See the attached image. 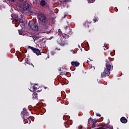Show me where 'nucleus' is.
Segmentation results:
<instances>
[{"label": "nucleus", "instance_id": "nucleus-1", "mask_svg": "<svg viewBox=\"0 0 129 129\" xmlns=\"http://www.w3.org/2000/svg\"><path fill=\"white\" fill-rule=\"evenodd\" d=\"M106 68H105L104 72L101 74V77L102 78L109 76L110 71L113 69V66H112L111 61L106 60Z\"/></svg>", "mask_w": 129, "mask_h": 129}, {"label": "nucleus", "instance_id": "nucleus-2", "mask_svg": "<svg viewBox=\"0 0 129 129\" xmlns=\"http://www.w3.org/2000/svg\"><path fill=\"white\" fill-rule=\"evenodd\" d=\"M92 126L90 127V129L94 128V127H97V128H96V129H106V128L113 129V126L111 125H109V124H106L104 125V128L101 126H100L97 124V120L96 119H93V121L92 122Z\"/></svg>", "mask_w": 129, "mask_h": 129}, {"label": "nucleus", "instance_id": "nucleus-3", "mask_svg": "<svg viewBox=\"0 0 129 129\" xmlns=\"http://www.w3.org/2000/svg\"><path fill=\"white\" fill-rule=\"evenodd\" d=\"M28 25L34 32H38L40 30V27L39 28L38 23H35L33 21H30Z\"/></svg>", "mask_w": 129, "mask_h": 129}, {"label": "nucleus", "instance_id": "nucleus-4", "mask_svg": "<svg viewBox=\"0 0 129 129\" xmlns=\"http://www.w3.org/2000/svg\"><path fill=\"white\" fill-rule=\"evenodd\" d=\"M37 18L39 21H41L44 24H47L48 23V18H47L46 15L43 13H39L37 15Z\"/></svg>", "mask_w": 129, "mask_h": 129}, {"label": "nucleus", "instance_id": "nucleus-5", "mask_svg": "<svg viewBox=\"0 0 129 129\" xmlns=\"http://www.w3.org/2000/svg\"><path fill=\"white\" fill-rule=\"evenodd\" d=\"M27 110H28L24 108H23V111L21 112V116L24 119H29L30 118V115Z\"/></svg>", "mask_w": 129, "mask_h": 129}, {"label": "nucleus", "instance_id": "nucleus-6", "mask_svg": "<svg viewBox=\"0 0 129 129\" xmlns=\"http://www.w3.org/2000/svg\"><path fill=\"white\" fill-rule=\"evenodd\" d=\"M57 42L62 47L66 46V45H68V41L66 40H63V38H62L61 37L57 40Z\"/></svg>", "mask_w": 129, "mask_h": 129}, {"label": "nucleus", "instance_id": "nucleus-7", "mask_svg": "<svg viewBox=\"0 0 129 129\" xmlns=\"http://www.w3.org/2000/svg\"><path fill=\"white\" fill-rule=\"evenodd\" d=\"M66 30V33L67 34L68 36L69 35H71L72 34V30L71 29V27L70 26V25H68V26H67L65 28Z\"/></svg>", "mask_w": 129, "mask_h": 129}, {"label": "nucleus", "instance_id": "nucleus-8", "mask_svg": "<svg viewBox=\"0 0 129 129\" xmlns=\"http://www.w3.org/2000/svg\"><path fill=\"white\" fill-rule=\"evenodd\" d=\"M31 7V6H30V4L27 3H24L23 5V10L24 11H29L30 10V8Z\"/></svg>", "mask_w": 129, "mask_h": 129}, {"label": "nucleus", "instance_id": "nucleus-9", "mask_svg": "<svg viewBox=\"0 0 129 129\" xmlns=\"http://www.w3.org/2000/svg\"><path fill=\"white\" fill-rule=\"evenodd\" d=\"M33 53H35L36 55H37V56H39V55H41L42 51H40V49L38 48H35L34 49V51L33 52Z\"/></svg>", "mask_w": 129, "mask_h": 129}, {"label": "nucleus", "instance_id": "nucleus-10", "mask_svg": "<svg viewBox=\"0 0 129 129\" xmlns=\"http://www.w3.org/2000/svg\"><path fill=\"white\" fill-rule=\"evenodd\" d=\"M90 24H91L90 22L87 21L84 23L83 26L84 28H86V29H87V28H89V25H90Z\"/></svg>", "mask_w": 129, "mask_h": 129}, {"label": "nucleus", "instance_id": "nucleus-11", "mask_svg": "<svg viewBox=\"0 0 129 129\" xmlns=\"http://www.w3.org/2000/svg\"><path fill=\"white\" fill-rule=\"evenodd\" d=\"M71 64L72 65V66H75L76 67H78V66L80 65V63H79V62L78 61H74L71 62Z\"/></svg>", "mask_w": 129, "mask_h": 129}, {"label": "nucleus", "instance_id": "nucleus-12", "mask_svg": "<svg viewBox=\"0 0 129 129\" xmlns=\"http://www.w3.org/2000/svg\"><path fill=\"white\" fill-rule=\"evenodd\" d=\"M120 120L122 123H126L127 122V119H126L124 116L121 117Z\"/></svg>", "mask_w": 129, "mask_h": 129}, {"label": "nucleus", "instance_id": "nucleus-13", "mask_svg": "<svg viewBox=\"0 0 129 129\" xmlns=\"http://www.w3.org/2000/svg\"><path fill=\"white\" fill-rule=\"evenodd\" d=\"M93 122V119H92V118L90 117L88 120V124H87L88 127H87V129H89L88 127L90 126V123H91V122L92 123Z\"/></svg>", "mask_w": 129, "mask_h": 129}, {"label": "nucleus", "instance_id": "nucleus-14", "mask_svg": "<svg viewBox=\"0 0 129 129\" xmlns=\"http://www.w3.org/2000/svg\"><path fill=\"white\" fill-rule=\"evenodd\" d=\"M27 64H28V65H31V66H33V68L34 67V65H33V63H31V62L29 61V59L28 58L25 59V64L27 65Z\"/></svg>", "mask_w": 129, "mask_h": 129}, {"label": "nucleus", "instance_id": "nucleus-15", "mask_svg": "<svg viewBox=\"0 0 129 129\" xmlns=\"http://www.w3.org/2000/svg\"><path fill=\"white\" fill-rule=\"evenodd\" d=\"M40 6H41V7H45V6H46V1L45 0H41L40 2Z\"/></svg>", "mask_w": 129, "mask_h": 129}, {"label": "nucleus", "instance_id": "nucleus-16", "mask_svg": "<svg viewBox=\"0 0 129 129\" xmlns=\"http://www.w3.org/2000/svg\"><path fill=\"white\" fill-rule=\"evenodd\" d=\"M32 38L33 40H39V37L38 36H36L35 35H34L32 36Z\"/></svg>", "mask_w": 129, "mask_h": 129}, {"label": "nucleus", "instance_id": "nucleus-17", "mask_svg": "<svg viewBox=\"0 0 129 129\" xmlns=\"http://www.w3.org/2000/svg\"><path fill=\"white\" fill-rule=\"evenodd\" d=\"M28 49H31V50H32V51H33V52H34L35 51V49H36V48L33 47L31 46H28Z\"/></svg>", "mask_w": 129, "mask_h": 129}, {"label": "nucleus", "instance_id": "nucleus-18", "mask_svg": "<svg viewBox=\"0 0 129 129\" xmlns=\"http://www.w3.org/2000/svg\"><path fill=\"white\" fill-rule=\"evenodd\" d=\"M18 22L21 23V24H23L24 23V21L23 20V19H18Z\"/></svg>", "mask_w": 129, "mask_h": 129}, {"label": "nucleus", "instance_id": "nucleus-19", "mask_svg": "<svg viewBox=\"0 0 129 129\" xmlns=\"http://www.w3.org/2000/svg\"><path fill=\"white\" fill-rule=\"evenodd\" d=\"M89 4H92V3H94V0H88Z\"/></svg>", "mask_w": 129, "mask_h": 129}, {"label": "nucleus", "instance_id": "nucleus-20", "mask_svg": "<svg viewBox=\"0 0 129 129\" xmlns=\"http://www.w3.org/2000/svg\"><path fill=\"white\" fill-rule=\"evenodd\" d=\"M64 126L66 127H69V124H68V123H64Z\"/></svg>", "mask_w": 129, "mask_h": 129}, {"label": "nucleus", "instance_id": "nucleus-21", "mask_svg": "<svg viewBox=\"0 0 129 129\" xmlns=\"http://www.w3.org/2000/svg\"><path fill=\"white\" fill-rule=\"evenodd\" d=\"M33 90L34 91H36L37 90V87H36L35 86H33Z\"/></svg>", "mask_w": 129, "mask_h": 129}, {"label": "nucleus", "instance_id": "nucleus-22", "mask_svg": "<svg viewBox=\"0 0 129 129\" xmlns=\"http://www.w3.org/2000/svg\"><path fill=\"white\" fill-rule=\"evenodd\" d=\"M82 128H84V127H83V126H82V125H80L78 127V129H82Z\"/></svg>", "mask_w": 129, "mask_h": 129}, {"label": "nucleus", "instance_id": "nucleus-23", "mask_svg": "<svg viewBox=\"0 0 129 129\" xmlns=\"http://www.w3.org/2000/svg\"><path fill=\"white\" fill-rule=\"evenodd\" d=\"M33 95H34V96H35V97H37V95H38V93H37V92H34L33 93Z\"/></svg>", "mask_w": 129, "mask_h": 129}, {"label": "nucleus", "instance_id": "nucleus-24", "mask_svg": "<svg viewBox=\"0 0 129 129\" xmlns=\"http://www.w3.org/2000/svg\"><path fill=\"white\" fill-rule=\"evenodd\" d=\"M96 116H99V117H100V116H101V115H100V114L99 113H96Z\"/></svg>", "mask_w": 129, "mask_h": 129}, {"label": "nucleus", "instance_id": "nucleus-25", "mask_svg": "<svg viewBox=\"0 0 129 129\" xmlns=\"http://www.w3.org/2000/svg\"><path fill=\"white\" fill-rule=\"evenodd\" d=\"M55 54V51H51V55H54Z\"/></svg>", "mask_w": 129, "mask_h": 129}, {"label": "nucleus", "instance_id": "nucleus-26", "mask_svg": "<svg viewBox=\"0 0 129 129\" xmlns=\"http://www.w3.org/2000/svg\"><path fill=\"white\" fill-rule=\"evenodd\" d=\"M9 2L10 3H14V2H15V0H9Z\"/></svg>", "mask_w": 129, "mask_h": 129}, {"label": "nucleus", "instance_id": "nucleus-27", "mask_svg": "<svg viewBox=\"0 0 129 129\" xmlns=\"http://www.w3.org/2000/svg\"><path fill=\"white\" fill-rule=\"evenodd\" d=\"M28 120V123L30 124L31 123V120H30V118L29 119H27Z\"/></svg>", "mask_w": 129, "mask_h": 129}, {"label": "nucleus", "instance_id": "nucleus-28", "mask_svg": "<svg viewBox=\"0 0 129 129\" xmlns=\"http://www.w3.org/2000/svg\"><path fill=\"white\" fill-rule=\"evenodd\" d=\"M43 88H44V89H47H47L49 90V89L45 86H43Z\"/></svg>", "mask_w": 129, "mask_h": 129}, {"label": "nucleus", "instance_id": "nucleus-29", "mask_svg": "<svg viewBox=\"0 0 129 129\" xmlns=\"http://www.w3.org/2000/svg\"><path fill=\"white\" fill-rule=\"evenodd\" d=\"M63 2H64V3H67L68 0H63Z\"/></svg>", "mask_w": 129, "mask_h": 129}, {"label": "nucleus", "instance_id": "nucleus-30", "mask_svg": "<svg viewBox=\"0 0 129 129\" xmlns=\"http://www.w3.org/2000/svg\"><path fill=\"white\" fill-rule=\"evenodd\" d=\"M18 32L19 33V35H22V33H21V31H20V30H18Z\"/></svg>", "mask_w": 129, "mask_h": 129}, {"label": "nucleus", "instance_id": "nucleus-31", "mask_svg": "<svg viewBox=\"0 0 129 129\" xmlns=\"http://www.w3.org/2000/svg\"><path fill=\"white\" fill-rule=\"evenodd\" d=\"M97 19H94L93 20V21H94V23H96V22H97Z\"/></svg>", "mask_w": 129, "mask_h": 129}, {"label": "nucleus", "instance_id": "nucleus-32", "mask_svg": "<svg viewBox=\"0 0 129 129\" xmlns=\"http://www.w3.org/2000/svg\"><path fill=\"white\" fill-rule=\"evenodd\" d=\"M15 20H16V22H18V21L19 20H20V19H19V18H16Z\"/></svg>", "mask_w": 129, "mask_h": 129}, {"label": "nucleus", "instance_id": "nucleus-33", "mask_svg": "<svg viewBox=\"0 0 129 129\" xmlns=\"http://www.w3.org/2000/svg\"><path fill=\"white\" fill-rule=\"evenodd\" d=\"M56 49L58 50V51H60V49L58 48V47H56Z\"/></svg>", "mask_w": 129, "mask_h": 129}, {"label": "nucleus", "instance_id": "nucleus-34", "mask_svg": "<svg viewBox=\"0 0 129 129\" xmlns=\"http://www.w3.org/2000/svg\"><path fill=\"white\" fill-rule=\"evenodd\" d=\"M20 2H24L25 0H19Z\"/></svg>", "mask_w": 129, "mask_h": 129}, {"label": "nucleus", "instance_id": "nucleus-35", "mask_svg": "<svg viewBox=\"0 0 129 129\" xmlns=\"http://www.w3.org/2000/svg\"><path fill=\"white\" fill-rule=\"evenodd\" d=\"M67 17V15H65L64 16V18H65V17Z\"/></svg>", "mask_w": 129, "mask_h": 129}, {"label": "nucleus", "instance_id": "nucleus-36", "mask_svg": "<svg viewBox=\"0 0 129 129\" xmlns=\"http://www.w3.org/2000/svg\"><path fill=\"white\" fill-rule=\"evenodd\" d=\"M93 68H94V69H95V67H93Z\"/></svg>", "mask_w": 129, "mask_h": 129}, {"label": "nucleus", "instance_id": "nucleus-37", "mask_svg": "<svg viewBox=\"0 0 129 129\" xmlns=\"http://www.w3.org/2000/svg\"><path fill=\"white\" fill-rule=\"evenodd\" d=\"M87 62L88 63V64H89V63H88V60H87Z\"/></svg>", "mask_w": 129, "mask_h": 129}, {"label": "nucleus", "instance_id": "nucleus-38", "mask_svg": "<svg viewBox=\"0 0 129 129\" xmlns=\"http://www.w3.org/2000/svg\"><path fill=\"white\" fill-rule=\"evenodd\" d=\"M41 28H43V26H41Z\"/></svg>", "mask_w": 129, "mask_h": 129}, {"label": "nucleus", "instance_id": "nucleus-39", "mask_svg": "<svg viewBox=\"0 0 129 129\" xmlns=\"http://www.w3.org/2000/svg\"><path fill=\"white\" fill-rule=\"evenodd\" d=\"M104 50H105V48H104Z\"/></svg>", "mask_w": 129, "mask_h": 129}, {"label": "nucleus", "instance_id": "nucleus-40", "mask_svg": "<svg viewBox=\"0 0 129 129\" xmlns=\"http://www.w3.org/2000/svg\"><path fill=\"white\" fill-rule=\"evenodd\" d=\"M104 50H105V48H104Z\"/></svg>", "mask_w": 129, "mask_h": 129}, {"label": "nucleus", "instance_id": "nucleus-41", "mask_svg": "<svg viewBox=\"0 0 129 129\" xmlns=\"http://www.w3.org/2000/svg\"><path fill=\"white\" fill-rule=\"evenodd\" d=\"M58 31H60V29H59Z\"/></svg>", "mask_w": 129, "mask_h": 129}]
</instances>
